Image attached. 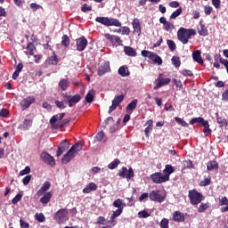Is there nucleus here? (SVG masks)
Listing matches in <instances>:
<instances>
[{
	"label": "nucleus",
	"mask_w": 228,
	"mask_h": 228,
	"mask_svg": "<svg viewBox=\"0 0 228 228\" xmlns=\"http://www.w3.org/2000/svg\"><path fill=\"white\" fill-rule=\"evenodd\" d=\"M195 35H197V31L193 28H180L177 31L178 40L183 45L188 44L190 38Z\"/></svg>",
	"instance_id": "obj_1"
},
{
	"label": "nucleus",
	"mask_w": 228,
	"mask_h": 228,
	"mask_svg": "<svg viewBox=\"0 0 228 228\" xmlns=\"http://www.w3.org/2000/svg\"><path fill=\"white\" fill-rule=\"evenodd\" d=\"M95 20L96 22H99L103 26H107V28H110V26H115L116 28H120V26H122V23H120L118 20L113 19V18L97 17Z\"/></svg>",
	"instance_id": "obj_2"
},
{
	"label": "nucleus",
	"mask_w": 228,
	"mask_h": 228,
	"mask_svg": "<svg viewBox=\"0 0 228 228\" xmlns=\"http://www.w3.org/2000/svg\"><path fill=\"white\" fill-rule=\"evenodd\" d=\"M188 197L192 206H197L202 202V194L195 190L189 191Z\"/></svg>",
	"instance_id": "obj_3"
},
{
	"label": "nucleus",
	"mask_w": 228,
	"mask_h": 228,
	"mask_svg": "<svg viewBox=\"0 0 228 228\" xmlns=\"http://www.w3.org/2000/svg\"><path fill=\"white\" fill-rule=\"evenodd\" d=\"M54 220L57 224H63L69 220V211L65 208H61L54 215Z\"/></svg>",
	"instance_id": "obj_4"
},
{
	"label": "nucleus",
	"mask_w": 228,
	"mask_h": 228,
	"mask_svg": "<svg viewBox=\"0 0 228 228\" xmlns=\"http://www.w3.org/2000/svg\"><path fill=\"white\" fill-rule=\"evenodd\" d=\"M141 54L142 56H144V58H150V60H152V61H154V63H157L158 65H161L163 63L161 57L152 52L143 50L142 51Z\"/></svg>",
	"instance_id": "obj_5"
},
{
	"label": "nucleus",
	"mask_w": 228,
	"mask_h": 228,
	"mask_svg": "<svg viewBox=\"0 0 228 228\" xmlns=\"http://www.w3.org/2000/svg\"><path fill=\"white\" fill-rule=\"evenodd\" d=\"M151 179L156 184H161V183H167L168 181V175H164L163 173H154L151 175Z\"/></svg>",
	"instance_id": "obj_6"
},
{
	"label": "nucleus",
	"mask_w": 228,
	"mask_h": 228,
	"mask_svg": "<svg viewBox=\"0 0 228 228\" xmlns=\"http://www.w3.org/2000/svg\"><path fill=\"white\" fill-rule=\"evenodd\" d=\"M149 197L153 202H159V204L165 202V195L161 194L160 191H152L150 192Z\"/></svg>",
	"instance_id": "obj_7"
},
{
	"label": "nucleus",
	"mask_w": 228,
	"mask_h": 228,
	"mask_svg": "<svg viewBox=\"0 0 228 228\" xmlns=\"http://www.w3.org/2000/svg\"><path fill=\"white\" fill-rule=\"evenodd\" d=\"M62 97L63 99H66V101H68L69 108H72L74 104H77V102L81 101V96L79 94L71 96V95H67L65 94H62Z\"/></svg>",
	"instance_id": "obj_8"
},
{
	"label": "nucleus",
	"mask_w": 228,
	"mask_h": 228,
	"mask_svg": "<svg viewBox=\"0 0 228 228\" xmlns=\"http://www.w3.org/2000/svg\"><path fill=\"white\" fill-rule=\"evenodd\" d=\"M69 147H70V142L68 140L62 141L58 146L57 157L60 158L63 152L69 150Z\"/></svg>",
	"instance_id": "obj_9"
},
{
	"label": "nucleus",
	"mask_w": 228,
	"mask_h": 228,
	"mask_svg": "<svg viewBox=\"0 0 228 228\" xmlns=\"http://www.w3.org/2000/svg\"><path fill=\"white\" fill-rule=\"evenodd\" d=\"M118 175L123 178L126 177V179L129 181V179L134 177V172L133 171V168H129V170H127V167H122L118 172Z\"/></svg>",
	"instance_id": "obj_10"
},
{
	"label": "nucleus",
	"mask_w": 228,
	"mask_h": 228,
	"mask_svg": "<svg viewBox=\"0 0 228 228\" xmlns=\"http://www.w3.org/2000/svg\"><path fill=\"white\" fill-rule=\"evenodd\" d=\"M41 159L47 165H50V167H54V165H56V161L54 160V158L47 152H43L41 154Z\"/></svg>",
	"instance_id": "obj_11"
},
{
	"label": "nucleus",
	"mask_w": 228,
	"mask_h": 228,
	"mask_svg": "<svg viewBox=\"0 0 228 228\" xmlns=\"http://www.w3.org/2000/svg\"><path fill=\"white\" fill-rule=\"evenodd\" d=\"M76 156H77L76 153L72 151L71 149H69L68 152L62 156L61 163L63 165H67V163H70V161H72V159H74Z\"/></svg>",
	"instance_id": "obj_12"
},
{
	"label": "nucleus",
	"mask_w": 228,
	"mask_h": 228,
	"mask_svg": "<svg viewBox=\"0 0 228 228\" xmlns=\"http://www.w3.org/2000/svg\"><path fill=\"white\" fill-rule=\"evenodd\" d=\"M77 51L83 52L84 49H86V45H88V41L85 37H82L76 40Z\"/></svg>",
	"instance_id": "obj_13"
},
{
	"label": "nucleus",
	"mask_w": 228,
	"mask_h": 228,
	"mask_svg": "<svg viewBox=\"0 0 228 228\" xmlns=\"http://www.w3.org/2000/svg\"><path fill=\"white\" fill-rule=\"evenodd\" d=\"M106 72H110V62L104 61L98 68V76H104Z\"/></svg>",
	"instance_id": "obj_14"
},
{
	"label": "nucleus",
	"mask_w": 228,
	"mask_h": 228,
	"mask_svg": "<svg viewBox=\"0 0 228 228\" xmlns=\"http://www.w3.org/2000/svg\"><path fill=\"white\" fill-rule=\"evenodd\" d=\"M132 25L134 28V35L140 37V35H142V26L140 25L138 19H134Z\"/></svg>",
	"instance_id": "obj_15"
},
{
	"label": "nucleus",
	"mask_w": 228,
	"mask_h": 228,
	"mask_svg": "<svg viewBox=\"0 0 228 228\" xmlns=\"http://www.w3.org/2000/svg\"><path fill=\"white\" fill-rule=\"evenodd\" d=\"M33 102H35V97L28 96L23 99L20 104L22 108H24V110H28V108H29L33 104Z\"/></svg>",
	"instance_id": "obj_16"
},
{
	"label": "nucleus",
	"mask_w": 228,
	"mask_h": 228,
	"mask_svg": "<svg viewBox=\"0 0 228 228\" xmlns=\"http://www.w3.org/2000/svg\"><path fill=\"white\" fill-rule=\"evenodd\" d=\"M63 117H65V113H60L59 115H55L53 117H52V118L50 119V124L53 127H55V129H58V126H56V122H60V120H61L63 118Z\"/></svg>",
	"instance_id": "obj_17"
},
{
	"label": "nucleus",
	"mask_w": 228,
	"mask_h": 228,
	"mask_svg": "<svg viewBox=\"0 0 228 228\" xmlns=\"http://www.w3.org/2000/svg\"><path fill=\"white\" fill-rule=\"evenodd\" d=\"M105 38H107V40H110L111 44H118V45H122V39H120L119 37L111 36L110 34H105Z\"/></svg>",
	"instance_id": "obj_18"
},
{
	"label": "nucleus",
	"mask_w": 228,
	"mask_h": 228,
	"mask_svg": "<svg viewBox=\"0 0 228 228\" xmlns=\"http://www.w3.org/2000/svg\"><path fill=\"white\" fill-rule=\"evenodd\" d=\"M171 79L170 78H164V77H159L158 78V83L156 86L154 87V90H158L159 88H161V86L165 85H168L170 83Z\"/></svg>",
	"instance_id": "obj_19"
},
{
	"label": "nucleus",
	"mask_w": 228,
	"mask_h": 228,
	"mask_svg": "<svg viewBox=\"0 0 228 228\" xmlns=\"http://www.w3.org/2000/svg\"><path fill=\"white\" fill-rule=\"evenodd\" d=\"M173 220L174 222H184V214L179 211L174 212Z\"/></svg>",
	"instance_id": "obj_20"
},
{
	"label": "nucleus",
	"mask_w": 228,
	"mask_h": 228,
	"mask_svg": "<svg viewBox=\"0 0 228 228\" xmlns=\"http://www.w3.org/2000/svg\"><path fill=\"white\" fill-rule=\"evenodd\" d=\"M118 74L122 77H127V76H130L131 73L129 72V68H127V66H121L118 69Z\"/></svg>",
	"instance_id": "obj_21"
},
{
	"label": "nucleus",
	"mask_w": 228,
	"mask_h": 228,
	"mask_svg": "<svg viewBox=\"0 0 228 228\" xmlns=\"http://www.w3.org/2000/svg\"><path fill=\"white\" fill-rule=\"evenodd\" d=\"M113 206L114 208H118V209L124 210V208H126V202H124V200L122 199H117L116 200H114Z\"/></svg>",
	"instance_id": "obj_22"
},
{
	"label": "nucleus",
	"mask_w": 228,
	"mask_h": 228,
	"mask_svg": "<svg viewBox=\"0 0 228 228\" xmlns=\"http://www.w3.org/2000/svg\"><path fill=\"white\" fill-rule=\"evenodd\" d=\"M52 197L53 193L51 191L45 193V195L40 199L41 204H49V202H51Z\"/></svg>",
	"instance_id": "obj_23"
},
{
	"label": "nucleus",
	"mask_w": 228,
	"mask_h": 228,
	"mask_svg": "<svg viewBox=\"0 0 228 228\" xmlns=\"http://www.w3.org/2000/svg\"><path fill=\"white\" fill-rule=\"evenodd\" d=\"M192 58L194 61H197V63H200L202 65L204 63V61L202 60V57L200 56V51L197 50L192 53Z\"/></svg>",
	"instance_id": "obj_24"
},
{
	"label": "nucleus",
	"mask_w": 228,
	"mask_h": 228,
	"mask_svg": "<svg viewBox=\"0 0 228 228\" xmlns=\"http://www.w3.org/2000/svg\"><path fill=\"white\" fill-rule=\"evenodd\" d=\"M95 190H97V184L90 183L86 188L83 189V193H90V191H95Z\"/></svg>",
	"instance_id": "obj_25"
},
{
	"label": "nucleus",
	"mask_w": 228,
	"mask_h": 228,
	"mask_svg": "<svg viewBox=\"0 0 228 228\" xmlns=\"http://www.w3.org/2000/svg\"><path fill=\"white\" fill-rule=\"evenodd\" d=\"M70 83H69V80L62 78L59 81V88H61V90H62L63 92H65V90H67V88H69Z\"/></svg>",
	"instance_id": "obj_26"
},
{
	"label": "nucleus",
	"mask_w": 228,
	"mask_h": 228,
	"mask_svg": "<svg viewBox=\"0 0 228 228\" xmlns=\"http://www.w3.org/2000/svg\"><path fill=\"white\" fill-rule=\"evenodd\" d=\"M83 149V146H81V142H77L71 148L70 150L75 153V155L77 156L78 152H81Z\"/></svg>",
	"instance_id": "obj_27"
},
{
	"label": "nucleus",
	"mask_w": 228,
	"mask_h": 228,
	"mask_svg": "<svg viewBox=\"0 0 228 228\" xmlns=\"http://www.w3.org/2000/svg\"><path fill=\"white\" fill-rule=\"evenodd\" d=\"M31 126H33V120H31V119H25L23 124L20 125V127L23 131H28V129H29V127H31Z\"/></svg>",
	"instance_id": "obj_28"
},
{
	"label": "nucleus",
	"mask_w": 228,
	"mask_h": 228,
	"mask_svg": "<svg viewBox=\"0 0 228 228\" xmlns=\"http://www.w3.org/2000/svg\"><path fill=\"white\" fill-rule=\"evenodd\" d=\"M136 106H138V100L134 99L126 106V111L133 113V110H136Z\"/></svg>",
	"instance_id": "obj_29"
},
{
	"label": "nucleus",
	"mask_w": 228,
	"mask_h": 228,
	"mask_svg": "<svg viewBox=\"0 0 228 228\" xmlns=\"http://www.w3.org/2000/svg\"><path fill=\"white\" fill-rule=\"evenodd\" d=\"M124 53L127 55V56H136V50H134L133 47L131 46H125L124 47Z\"/></svg>",
	"instance_id": "obj_30"
},
{
	"label": "nucleus",
	"mask_w": 228,
	"mask_h": 228,
	"mask_svg": "<svg viewBox=\"0 0 228 228\" xmlns=\"http://www.w3.org/2000/svg\"><path fill=\"white\" fill-rule=\"evenodd\" d=\"M164 172V175H167L168 176V180L170 179V175L174 174L175 170H174V167H172V165H166L165 169L163 170Z\"/></svg>",
	"instance_id": "obj_31"
},
{
	"label": "nucleus",
	"mask_w": 228,
	"mask_h": 228,
	"mask_svg": "<svg viewBox=\"0 0 228 228\" xmlns=\"http://www.w3.org/2000/svg\"><path fill=\"white\" fill-rule=\"evenodd\" d=\"M207 169L211 170H218V163L215 160H211L207 164Z\"/></svg>",
	"instance_id": "obj_32"
},
{
	"label": "nucleus",
	"mask_w": 228,
	"mask_h": 228,
	"mask_svg": "<svg viewBox=\"0 0 228 228\" xmlns=\"http://www.w3.org/2000/svg\"><path fill=\"white\" fill-rule=\"evenodd\" d=\"M200 28L198 30L199 35H200V37H207L208 28H206V26H204V24H202V21L200 22Z\"/></svg>",
	"instance_id": "obj_33"
},
{
	"label": "nucleus",
	"mask_w": 228,
	"mask_h": 228,
	"mask_svg": "<svg viewBox=\"0 0 228 228\" xmlns=\"http://www.w3.org/2000/svg\"><path fill=\"white\" fill-rule=\"evenodd\" d=\"M217 124H219L220 127H224V126H227V119L223 117H219L218 113H216Z\"/></svg>",
	"instance_id": "obj_34"
},
{
	"label": "nucleus",
	"mask_w": 228,
	"mask_h": 228,
	"mask_svg": "<svg viewBox=\"0 0 228 228\" xmlns=\"http://www.w3.org/2000/svg\"><path fill=\"white\" fill-rule=\"evenodd\" d=\"M208 120H205L203 118H194L190 121L191 126H193V124H201L203 126L204 122H207Z\"/></svg>",
	"instance_id": "obj_35"
},
{
	"label": "nucleus",
	"mask_w": 228,
	"mask_h": 228,
	"mask_svg": "<svg viewBox=\"0 0 228 228\" xmlns=\"http://www.w3.org/2000/svg\"><path fill=\"white\" fill-rule=\"evenodd\" d=\"M94 142H106L104 132H99L94 137Z\"/></svg>",
	"instance_id": "obj_36"
},
{
	"label": "nucleus",
	"mask_w": 228,
	"mask_h": 228,
	"mask_svg": "<svg viewBox=\"0 0 228 228\" xmlns=\"http://www.w3.org/2000/svg\"><path fill=\"white\" fill-rule=\"evenodd\" d=\"M122 101H124V95H118L115 96V98L112 100V104H115L116 106H118L120 104V102H122Z\"/></svg>",
	"instance_id": "obj_37"
},
{
	"label": "nucleus",
	"mask_w": 228,
	"mask_h": 228,
	"mask_svg": "<svg viewBox=\"0 0 228 228\" xmlns=\"http://www.w3.org/2000/svg\"><path fill=\"white\" fill-rule=\"evenodd\" d=\"M181 13H183V8L182 7H179L176 11H175L171 16H170V19L171 20H175L177 19V17H179V15H181Z\"/></svg>",
	"instance_id": "obj_38"
},
{
	"label": "nucleus",
	"mask_w": 228,
	"mask_h": 228,
	"mask_svg": "<svg viewBox=\"0 0 228 228\" xmlns=\"http://www.w3.org/2000/svg\"><path fill=\"white\" fill-rule=\"evenodd\" d=\"M54 104L57 106V108H59V110H65V108H67V101H55Z\"/></svg>",
	"instance_id": "obj_39"
},
{
	"label": "nucleus",
	"mask_w": 228,
	"mask_h": 228,
	"mask_svg": "<svg viewBox=\"0 0 228 228\" xmlns=\"http://www.w3.org/2000/svg\"><path fill=\"white\" fill-rule=\"evenodd\" d=\"M95 94V92L94 90H91L87 93L86 96V102H92L94 101V94Z\"/></svg>",
	"instance_id": "obj_40"
},
{
	"label": "nucleus",
	"mask_w": 228,
	"mask_h": 228,
	"mask_svg": "<svg viewBox=\"0 0 228 228\" xmlns=\"http://www.w3.org/2000/svg\"><path fill=\"white\" fill-rule=\"evenodd\" d=\"M171 61L173 65H175L176 68L181 67V58L177 56H173Z\"/></svg>",
	"instance_id": "obj_41"
},
{
	"label": "nucleus",
	"mask_w": 228,
	"mask_h": 228,
	"mask_svg": "<svg viewBox=\"0 0 228 228\" xmlns=\"http://www.w3.org/2000/svg\"><path fill=\"white\" fill-rule=\"evenodd\" d=\"M26 49H27V51H28L30 56H33V54H34L33 50H34V49H37V47H35V44H33L32 42H29V43L27 45Z\"/></svg>",
	"instance_id": "obj_42"
},
{
	"label": "nucleus",
	"mask_w": 228,
	"mask_h": 228,
	"mask_svg": "<svg viewBox=\"0 0 228 228\" xmlns=\"http://www.w3.org/2000/svg\"><path fill=\"white\" fill-rule=\"evenodd\" d=\"M208 208H209V202H207V203H201L200 205V207L198 208V211L199 213H204V211L206 209H208Z\"/></svg>",
	"instance_id": "obj_43"
},
{
	"label": "nucleus",
	"mask_w": 228,
	"mask_h": 228,
	"mask_svg": "<svg viewBox=\"0 0 228 228\" xmlns=\"http://www.w3.org/2000/svg\"><path fill=\"white\" fill-rule=\"evenodd\" d=\"M167 47L170 51L174 52L176 49L175 43L171 39L167 40Z\"/></svg>",
	"instance_id": "obj_44"
},
{
	"label": "nucleus",
	"mask_w": 228,
	"mask_h": 228,
	"mask_svg": "<svg viewBox=\"0 0 228 228\" xmlns=\"http://www.w3.org/2000/svg\"><path fill=\"white\" fill-rule=\"evenodd\" d=\"M202 126L204 127V134H206V136H208V134H211V130L209 129V122H204Z\"/></svg>",
	"instance_id": "obj_45"
},
{
	"label": "nucleus",
	"mask_w": 228,
	"mask_h": 228,
	"mask_svg": "<svg viewBox=\"0 0 228 228\" xmlns=\"http://www.w3.org/2000/svg\"><path fill=\"white\" fill-rule=\"evenodd\" d=\"M61 45H64V47H69V45H70V38H69L67 35L62 37Z\"/></svg>",
	"instance_id": "obj_46"
},
{
	"label": "nucleus",
	"mask_w": 228,
	"mask_h": 228,
	"mask_svg": "<svg viewBox=\"0 0 228 228\" xmlns=\"http://www.w3.org/2000/svg\"><path fill=\"white\" fill-rule=\"evenodd\" d=\"M119 164H120V160H118V159H116L114 161L109 164L108 167L110 170H114V168H117V167H118Z\"/></svg>",
	"instance_id": "obj_47"
},
{
	"label": "nucleus",
	"mask_w": 228,
	"mask_h": 228,
	"mask_svg": "<svg viewBox=\"0 0 228 228\" xmlns=\"http://www.w3.org/2000/svg\"><path fill=\"white\" fill-rule=\"evenodd\" d=\"M58 61V57L56 56V53L53 52V55H52L49 58V63H51V65H57Z\"/></svg>",
	"instance_id": "obj_48"
},
{
	"label": "nucleus",
	"mask_w": 228,
	"mask_h": 228,
	"mask_svg": "<svg viewBox=\"0 0 228 228\" xmlns=\"http://www.w3.org/2000/svg\"><path fill=\"white\" fill-rule=\"evenodd\" d=\"M149 216H151V214H149V212H147L146 210H142L138 212L139 218H149Z\"/></svg>",
	"instance_id": "obj_49"
},
{
	"label": "nucleus",
	"mask_w": 228,
	"mask_h": 228,
	"mask_svg": "<svg viewBox=\"0 0 228 228\" xmlns=\"http://www.w3.org/2000/svg\"><path fill=\"white\" fill-rule=\"evenodd\" d=\"M35 218H36V220H37V222H40V223L45 221V216L44 214H42V213H40V214L37 213V214L35 215Z\"/></svg>",
	"instance_id": "obj_50"
},
{
	"label": "nucleus",
	"mask_w": 228,
	"mask_h": 228,
	"mask_svg": "<svg viewBox=\"0 0 228 228\" xmlns=\"http://www.w3.org/2000/svg\"><path fill=\"white\" fill-rule=\"evenodd\" d=\"M175 122H177V124H179L180 126H183V127H187L188 126V123H186V121H184L181 118H175Z\"/></svg>",
	"instance_id": "obj_51"
},
{
	"label": "nucleus",
	"mask_w": 228,
	"mask_h": 228,
	"mask_svg": "<svg viewBox=\"0 0 228 228\" xmlns=\"http://www.w3.org/2000/svg\"><path fill=\"white\" fill-rule=\"evenodd\" d=\"M174 23H170L169 21H167L165 25H164V29L165 31H172V29H174Z\"/></svg>",
	"instance_id": "obj_52"
},
{
	"label": "nucleus",
	"mask_w": 228,
	"mask_h": 228,
	"mask_svg": "<svg viewBox=\"0 0 228 228\" xmlns=\"http://www.w3.org/2000/svg\"><path fill=\"white\" fill-rule=\"evenodd\" d=\"M168 224H170L168 219L163 218L160 222V228H168Z\"/></svg>",
	"instance_id": "obj_53"
},
{
	"label": "nucleus",
	"mask_w": 228,
	"mask_h": 228,
	"mask_svg": "<svg viewBox=\"0 0 228 228\" xmlns=\"http://www.w3.org/2000/svg\"><path fill=\"white\" fill-rule=\"evenodd\" d=\"M219 206H228L227 197L219 198Z\"/></svg>",
	"instance_id": "obj_54"
},
{
	"label": "nucleus",
	"mask_w": 228,
	"mask_h": 228,
	"mask_svg": "<svg viewBox=\"0 0 228 228\" xmlns=\"http://www.w3.org/2000/svg\"><path fill=\"white\" fill-rule=\"evenodd\" d=\"M22 199V194L18 193L12 200V204H18L20 200Z\"/></svg>",
	"instance_id": "obj_55"
},
{
	"label": "nucleus",
	"mask_w": 228,
	"mask_h": 228,
	"mask_svg": "<svg viewBox=\"0 0 228 228\" xmlns=\"http://www.w3.org/2000/svg\"><path fill=\"white\" fill-rule=\"evenodd\" d=\"M183 167L184 168H193V162H191V160H184Z\"/></svg>",
	"instance_id": "obj_56"
},
{
	"label": "nucleus",
	"mask_w": 228,
	"mask_h": 228,
	"mask_svg": "<svg viewBox=\"0 0 228 228\" xmlns=\"http://www.w3.org/2000/svg\"><path fill=\"white\" fill-rule=\"evenodd\" d=\"M211 184V178H205L200 182V186H209Z\"/></svg>",
	"instance_id": "obj_57"
},
{
	"label": "nucleus",
	"mask_w": 228,
	"mask_h": 228,
	"mask_svg": "<svg viewBox=\"0 0 228 228\" xmlns=\"http://www.w3.org/2000/svg\"><path fill=\"white\" fill-rule=\"evenodd\" d=\"M31 181V175H28L27 176H25L23 179H22V183L25 186H28V184H29V182Z\"/></svg>",
	"instance_id": "obj_58"
},
{
	"label": "nucleus",
	"mask_w": 228,
	"mask_h": 228,
	"mask_svg": "<svg viewBox=\"0 0 228 228\" xmlns=\"http://www.w3.org/2000/svg\"><path fill=\"white\" fill-rule=\"evenodd\" d=\"M151 133H152V126H148L144 130V134L147 138H149Z\"/></svg>",
	"instance_id": "obj_59"
},
{
	"label": "nucleus",
	"mask_w": 228,
	"mask_h": 228,
	"mask_svg": "<svg viewBox=\"0 0 228 228\" xmlns=\"http://www.w3.org/2000/svg\"><path fill=\"white\" fill-rule=\"evenodd\" d=\"M51 188V183L45 182V183L41 186V189L44 190L45 192Z\"/></svg>",
	"instance_id": "obj_60"
},
{
	"label": "nucleus",
	"mask_w": 228,
	"mask_h": 228,
	"mask_svg": "<svg viewBox=\"0 0 228 228\" xmlns=\"http://www.w3.org/2000/svg\"><path fill=\"white\" fill-rule=\"evenodd\" d=\"M82 12H92V6L84 4L83 6L81 7Z\"/></svg>",
	"instance_id": "obj_61"
},
{
	"label": "nucleus",
	"mask_w": 228,
	"mask_h": 228,
	"mask_svg": "<svg viewBox=\"0 0 228 228\" xmlns=\"http://www.w3.org/2000/svg\"><path fill=\"white\" fill-rule=\"evenodd\" d=\"M31 172V168L29 167H26L25 169L20 172V175H26Z\"/></svg>",
	"instance_id": "obj_62"
},
{
	"label": "nucleus",
	"mask_w": 228,
	"mask_h": 228,
	"mask_svg": "<svg viewBox=\"0 0 228 228\" xmlns=\"http://www.w3.org/2000/svg\"><path fill=\"white\" fill-rule=\"evenodd\" d=\"M174 84L175 85L176 88L183 90V82L181 80L174 79Z\"/></svg>",
	"instance_id": "obj_63"
},
{
	"label": "nucleus",
	"mask_w": 228,
	"mask_h": 228,
	"mask_svg": "<svg viewBox=\"0 0 228 228\" xmlns=\"http://www.w3.org/2000/svg\"><path fill=\"white\" fill-rule=\"evenodd\" d=\"M20 225L21 228H29V224L24 222V220H20Z\"/></svg>",
	"instance_id": "obj_64"
}]
</instances>
